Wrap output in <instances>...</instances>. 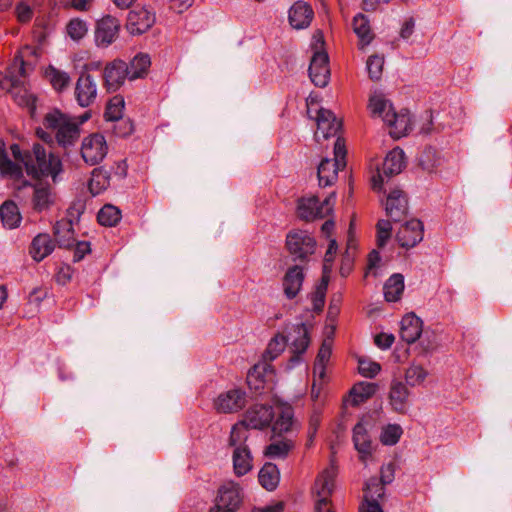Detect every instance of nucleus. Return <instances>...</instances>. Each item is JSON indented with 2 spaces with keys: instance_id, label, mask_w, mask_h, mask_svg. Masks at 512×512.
Returning a JSON list of instances; mask_svg holds the SVG:
<instances>
[{
  "instance_id": "f257e3e1",
  "label": "nucleus",
  "mask_w": 512,
  "mask_h": 512,
  "mask_svg": "<svg viewBox=\"0 0 512 512\" xmlns=\"http://www.w3.org/2000/svg\"><path fill=\"white\" fill-rule=\"evenodd\" d=\"M40 55L38 47L24 46L14 58L7 74L0 73V91L9 92L19 106L31 112L36 109V97L29 88L28 76Z\"/></svg>"
},
{
  "instance_id": "f03ea898",
  "label": "nucleus",
  "mask_w": 512,
  "mask_h": 512,
  "mask_svg": "<svg viewBox=\"0 0 512 512\" xmlns=\"http://www.w3.org/2000/svg\"><path fill=\"white\" fill-rule=\"evenodd\" d=\"M22 164L28 175L36 178L51 177L54 182L62 172V162L59 156L39 143L33 144L31 151L25 152Z\"/></svg>"
},
{
  "instance_id": "7ed1b4c3",
  "label": "nucleus",
  "mask_w": 512,
  "mask_h": 512,
  "mask_svg": "<svg viewBox=\"0 0 512 512\" xmlns=\"http://www.w3.org/2000/svg\"><path fill=\"white\" fill-rule=\"evenodd\" d=\"M89 115H85L80 123L72 116L62 113L58 109L48 112L43 120L46 129L54 133L57 144L63 149H69L78 142L80 137V124L86 121Z\"/></svg>"
},
{
  "instance_id": "20e7f679",
  "label": "nucleus",
  "mask_w": 512,
  "mask_h": 512,
  "mask_svg": "<svg viewBox=\"0 0 512 512\" xmlns=\"http://www.w3.org/2000/svg\"><path fill=\"white\" fill-rule=\"evenodd\" d=\"M346 149L344 141L337 138L334 144V158L323 159L318 165L317 175L319 186H332L338 179L339 170L343 169L345 163Z\"/></svg>"
},
{
  "instance_id": "39448f33",
  "label": "nucleus",
  "mask_w": 512,
  "mask_h": 512,
  "mask_svg": "<svg viewBox=\"0 0 512 512\" xmlns=\"http://www.w3.org/2000/svg\"><path fill=\"white\" fill-rule=\"evenodd\" d=\"M336 468H326L316 479L314 490L317 499L314 504V512H336L332 506L330 496L335 488Z\"/></svg>"
},
{
  "instance_id": "423d86ee",
  "label": "nucleus",
  "mask_w": 512,
  "mask_h": 512,
  "mask_svg": "<svg viewBox=\"0 0 512 512\" xmlns=\"http://www.w3.org/2000/svg\"><path fill=\"white\" fill-rule=\"evenodd\" d=\"M336 193L332 192L322 202L316 196L302 198L298 202V216L306 221H312L317 218H324L333 211Z\"/></svg>"
},
{
  "instance_id": "0eeeda50",
  "label": "nucleus",
  "mask_w": 512,
  "mask_h": 512,
  "mask_svg": "<svg viewBox=\"0 0 512 512\" xmlns=\"http://www.w3.org/2000/svg\"><path fill=\"white\" fill-rule=\"evenodd\" d=\"M286 246L295 260L304 261L316 249V240L305 230H294L286 237Z\"/></svg>"
},
{
  "instance_id": "6e6552de",
  "label": "nucleus",
  "mask_w": 512,
  "mask_h": 512,
  "mask_svg": "<svg viewBox=\"0 0 512 512\" xmlns=\"http://www.w3.org/2000/svg\"><path fill=\"white\" fill-rule=\"evenodd\" d=\"M247 404V393L245 390L233 387L221 392L213 402L218 413H236L242 410Z\"/></svg>"
},
{
  "instance_id": "1a4fd4ad",
  "label": "nucleus",
  "mask_w": 512,
  "mask_h": 512,
  "mask_svg": "<svg viewBox=\"0 0 512 512\" xmlns=\"http://www.w3.org/2000/svg\"><path fill=\"white\" fill-rule=\"evenodd\" d=\"M107 152V142L102 134H91L82 141L81 156L88 165L94 166L99 164L106 157Z\"/></svg>"
},
{
  "instance_id": "9d476101",
  "label": "nucleus",
  "mask_w": 512,
  "mask_h": 512,
  "mask_svg": "<svg viewBox=\"0 0 512 512\" xmlns=\"http://www.w3.org/2000/svg\"><path fill=\"white\" fill-rule=\"evenodd\" d=\"M405 167V155L402 149L394 148L385 157L381 172L372 178L373 188L381 190L384 177L390 178L393 175L399 174Z\"/></svg>"
},
{
  "instance_id": "9b49d317",
  "label": "nucleus",
  "mask_w": 512,
  "mask_h": 512,
  "mask_svg": "<svg viewBox=\"0 0 512 512\" xmlns=\"http://www.w3.org/2000/svg\"><path fill=\"white\" fill-rule=\"evenodd\" d=\"M155 20L154 11L145 6L135 7L128 14L126 28L132 35H141L154 25Z\"/></svg>"
},
{
  "instance_id": "f8f14e48",
  "label": "nucleus",
  "mask_w": 512,
  "mask_h": 512,
  "mask_svg": "<svg viewBox=\"0 0 512 512\" xmlns=\"http://www.w3.org/2000/svg\"><path fill=\"white\" fill-rule=\"evenodd\" d=\"M74 96L77 104L82 108L94 104L97 98V83L92 75L80 74L75 84Z\"/></svg>"
},
{
  "instance_id": "ddd939ff",
  "label": "nucleus",
  "mask_w": 512,
  "mask_h": 512,
  "mask_svg": "<svg viewBox=\"0 0 512 512\" xmlns=\"http://www.w3.org/2000/svg\"><path fill=\"white\" fill-rule=\"evenodd\" d=\"M120 22L110 15L97 22L95 30V43L98 47L106 48L118 37Z\"/></svg>"
},
{
  "instance_id": "4468645a",
  "label": "nucleus",
  "mask_w": 512,
  "mask_h": 512,
  "mask_svg": "<svg viewBox=\"0 0 512 512\" xmlns=\"http://www.w3.org/2000/svg\"><path fill=\"white\" fill-rule=\"evenodd\" d=\"M309 76L314 85L325 87L330 79L329 57L325 51H315L310 65Z\"/></svg>"
},
{
  "instance_id": "2eb2a0df",
  "label": "nucleus",
  "mask_w": 512,
  "mask_h": 512,
  "mask_svg": "<svg viewBox=\"0 0 512 512\" xmlns=\"http://www.w3.org/2000/svg\"><path fill=\"white\" fill-rule=\"evenodd\" d=\"M423 234L422 222L418 219H411L401 225L396 234V239L401 247L410 249L422 241Z\"/></svg>"
},
{
  "instance_id": "dca6fc26",
  "label": "nucleus",
  "mask_w": 512,
  "mask_h": 512,
  "mask_svg": "<svg viewBox=\"0 0 512 512\" xmlns=\"http://www.w3.org/2000/svg\"><path fill=\"white\" fill-rule=\"evenodd\" d=\"M128 64L122 60L108 63L103 72L105 86L108 91H117L129 79Z\"/></svg>"
},
{
  "instance_id": "f3484780",
  "label": "nucleus",
  "mask_w": 512,
  "mask_h": 512,
  "mask_svg": "<svg viewBox=\"0 0 512 512\" xmlns=\"http://www.w3.org/2000/svg\"><path fill=\"white\" fill-rule=\"evenodd\" d=\"M385 211L392 221H402L408 213V200L402 190H392L386 198Z\"/></svg>"
},
{
  "instance_id": "a211bd4d",
  "label": "nucleus",
  "mask_w": 512,
  "mask_h": 512,
  "mask_svg": "<svg viewBox=\"0 0 512 512\" xmlns=\"http://www.w3.org/2000/svg\"><path fill=\"white\" fill-rule=\"evenodd\" d=\"M242 497V489L238 483L225 482L219 488L216 505L236 512L242 502Z\"/></svg>"
},
{
  "instance_id": "6ab92c4d",
  "label": "nucleus",
  "mask_w": 512,
  "mask_h": 512,
  "mask_svg": "<svg viewBox=\"0 0 512 512\" xmlns=\"http://www.w3.org/2000/svg\"><path fill=\"white\" fill-rule=\"evenodd\" d=\"M352 440L359 453V459L366 464L373 452L372 440L366 423L361 421L354 426Z\"/></svg>"
},
{
  "instance_id": "aec40b11",
  "label": "nucleus",
  "mask_w": 512,
  "mask_h": 512,
  "mask_svg": "<svg viewBox=\"0 0 512 512\" xmlns=\"http://www.w3.org/2000/svg\"><path fill=\"white\" fill-rule=\"evenodd\" d=\"M384 122L390 127V135L394 138L405 136L411 130V117L407 110L399 113L390 109L384 116Z\"/></svg>"
},
{
  "instance_id": "412c9836",
  "label": "nucleus",
  "mask_w": 512,
  "mask_h": 512,
  "mask_svg": "<svg viewBox=\"0 0 512 512\" xmlns=\"http://www.w3.org/2000/svg\"><path fill=\"white\" fill-rule=\"evenodd\" d=\"M273 417L274 412L271 406L255 404L247 410L244 421L252 429H263L271 424Z\"/></svg>"
},
{
  "instance_id": "4be33fe9",
  "label": "nucleus",
  "mask_w": 512,
  "mask_h": 512,
  "mask_svg": "<svg viewBox=\"0 0 512 512\" xmlns=\"http://www.w3.org/2000/svg\"><path fill=\"white\" fill-rule=\"evenodd\" d=\"M290 341L292 357L290 358L291 367L300 362V356L307 350L309 346L308 331L304 324H297L293 326V333L287 337Z\"/></svg>"
},
{
  "instance_id": "5701e85b",
  "label": "nucleus",
  "mask_w": 512,
  "mask_h": 512,
  "mask_svg": "<svg viewBox=\"0 0 512 512\" xmlns=\"http://www.w3.org/2000/svg\"><path fill=\"white\" fill-rule=\"evenodd\" d=\"M313 18L314 11L311 5L304 1L295 2L289 9L288 20L294 29L301 30L309 27Z\"/></svg>"
},
{
  "instance_id": "b1692460",
  "label": "nucleus",
  "mask_w": 512,
  "mask_h": 512,
  "mask_svg": "<svg viewBox=\"0 0 512 512\" xmlns=\"http://www.w3.org/2000/svg\"><path fill=\"white\" fill-rule=\"evenodd\" d=\"M316 123L317 130L315 137L317 139H319L320 136L324 139L335 136L341 127V123L337 120L333 112L325 108H320L317 111Z\"/></svg>"
},
{
  "instance_id": "393cba45",
  "label": "nucleus",
  "mask_w": 512,
  "mask_h": 512,
  "mask_svg": "<svg viewBox=\"0 0 512 512\" xmlns=\"http://www.w3.org/2000/svg\"><path fill=\"white\" fill-rule=\"evenodd\" d=\"M304 278L305 275L301 266L294 265L288 268L282 280L283 292L286 298L291 300L299 294Z\"/></svg>"
},
{
  "instance_id": "a878e982",
  "label": "nucleus",
  "mask_w": 512,
  "mask_h": 512,
  "mask_svg": "<svg viewBox=\"0 0 512 512\" xmlns=\"http://www.w3.org/2000/svg\"><path fill=\"white\" fill-rule=\"evenodd\" d=\"M394 472V465L392 463L382 466L380 475L381 484L377 483L374 478L366 483L364 502H366V495H368V500L371 501L375 500V496L378 498L382 497L384 494L383 485L390 484L394 480Z\"/></svg>"
},
{
  "instance_id": "bb28decb",
  "label": "nucleus",
  "mask_w": 512,
  "mask_h": 512,
  "mask_svg": "<svg viewBox=\"0 0 512 512\" xmlns=\"http://www.w3.org/2000/svg\"><path fill=\"white\" fill-rule=\"evenodd\" d=\"M71 217H65L57 221L54 226V234L60 247L71 248L75 244L74 220L73 213L68 210Z\"/></svg>"
},
{
  "instance_id": "cd10ccee",
  "label": "nucleus",
  "mask_w": 512,
  "mask_h": 512,
  "mask_svg": "<svg viewBox=\"0 0 512 512\" xmlns=\"http://www.w3.org/2000/svg\"><path fill=\"white\" fill-rule=\"evenodd\" d=\"M423 322L413 313L406 314L401 320L400 337L411 344L419 339L422 333Z\"/></svg>"
},
{
  "instance_id": "c85d7f7f",
  "label": "nucleus",
  "mask_w": 512,
  "mask_h": 512,
  "mask_svg": "<svg viewBox=\"0 0 512 512\" xmlns=\"http://www.w3.org/2000/svg\"><path fill=\"white\" fill-rule=\"evenodd\" d=\"M410 392L406 385L400 380H392L389 391V403L393 410L405 413L408 407Z\"/></svg>"
},
{
  "instance_id": "c756f323",
  "label": "nucleus",
  "mask_w": 512,
  "mask_h": 512,
  "mask_svg": "<svg viewBox=\"0 0 512 512\" xmlns=\"http://www.w3.org/2000/svg\"><path fill=\"white\" fill-rule=\"evenodd\" d=\"M55 249V243L51 236L47 233L36 235L30 245L29 253L33 260L41 262L49 256Z\"/></svg>"
},
{
  "instance_id": "7c9ffc66",
  "label": "nucleus",
  "mask_w": 512,
  "mask_h": 512,
  "mask_svg": "<svg viewBox=\"0 0 512 512\" xmlns=\"http://www.w3.org/2000/svg\"><path fill=\"white\" fill-rule=\"evenodd\" d=\"M55 201V196L49 186L38 184L34 186V192L32 196V207L33 210L41 213L48 210Z\"/></svg>"
},
{
  "instance_id": "2f4dec72",
  "label": "nucleus",
  "mask_w": 512,
  "mask_h": 512,
  "mask_svg": "<svg viewBox=\"0 0 512 512\" xmlns=\"http://www.w3.org/2000/svg\"><path fill=\"white\" fill-rule=\"evenodd\" d=\"M45 0H19L14 9V15L21 24L29 23L35 11L42 8Z\"/></svg>"
},
{
  "instance_id": "473e14b6",
  "label": "nucleus",
  "mask_w": 512,
  "mask_h": 512,
  "mask_svg": "<svg viewBox=\"0 0 512 512\" xmlns=\"http://www.w3.org/2000/svg\"><path fill=\"white\" fill-rule=\"evenodd\" d=\"M233 469L237 476L246 475L253 468V457L250 448H236L233 450Z\"/></svg>"
},
{
  "instance_id": "72a5a7b5",
  "label": "nucleus",
  "mask_w": 512,
  "mask_h": 512,
  "mask_svg": "<svg viewBox=\"0 0 512 512\" xmlns=\"http://www.w3.org/2000/svg\"><path fill=\"white\" fill-rule=\"evenodd\" d=\"M404 288V276L400 273L391 275L386 280L383 287L385 300L388 302H396L400 300Z\"/></svg>"
},
{
  "instance_id": "f704fd0d",
  "label": "nucleus",
  "mask_w": 512,
  "mask_h": 512,
  "mask_svg": "<svg viewBox=\"0 0 512 512\" xmlns=\"http://www.w3.org/2000/svg\"><path fill=\"white\" fill-rule=\"evenodd\" d=\"M0 218L4 227L14 229L19 226L22 216L15 202L5 201L0 206Z\"/></svg>"
},
{
  "instance_id": "c9c22d12",
  "label": "nucleus",
  "mask_w": 512,
  "mask_h": 512,
  "mask_svg": "<svg viewBox=\"0 0 512 512\" xmlns=\"http://www.w3.org/2000/svg\"><path fill=\"white\" fill-rule=\"evenodd\" d=\"M353 30L359 38L362 46H367L371 43L374 38V34L371 31L370 21L368 17L362 13H358L353 18Z\"/></svg>"
},
{
  "instance_id": "e433bc0d",
  "label": "nucleus",
  "mask_w": 512,
  "mask_h": 512,
  "mask_svg": "<svg viewBox=\"0 0 512 512\" xmlns=\"http://www.w3.org/2000/svg\"><path fill=\"white\" fill-rule=\"evenodd\" d=\"M296 425L294 420V411L291 406L284 405L280 408V412L273 424L272 430L275 434H282L292 431Z\"/></svg>"
},
{
  "instance_id": "4c0bfd02",
  "label": "nucleus",
  "mask_w": 512,
  "mask_h": 512,
  "mask_svg": "<svg viewBox=\"0 0 512 512\" xmlns=\"http://www.w3.org/2000/svg\"><path fill=\"white\" fill-rule=\"evenodd\" d=\"M258 479L263 488L268 491H273L280 481L278 467L273 463H266L259 471Z\"/></svg>"
},
{
  "instance_id": "58836bf2",
  "label": "nucleus",
  "mask_w": 512,
  "mask_h": 512,
  "mask_svg": "<svg viewBox=\"0 0 512 512\" xmlns=\"http://www.w3.org/2000/svg\"><path fill=\"white\" fill-rule=\"evenodd\" d=\"M377 384L371 382H360L355 384L350 391L351 403L353 406L360 405L377 391Z\"/></svg>"
},
{
  "instance_id": "ea45409f",
  "label": "nucleus",
  "mask_w": 512,
  "mask_h": 512,
  "mask_svg": "<svg viewBox=\"0 0 512 512\" xmlns=\"http://www.w3.org/2000/svg\"><path fill=\"white\" fill-rule=\"evenodd\" d=\"M151 65L148 54L139 53L129 63L127 71H129V80L142 78L147 74Z\"/></svg>"
},
{
  "instance_id": "a19ab883",
  "label": "nucleus",
  "mask_w": 512,
  "mask_h": 512,
  "mask_svg": "<svg viewBox=\"0 0 512 512\" xmlns=\"http://www.w3.org/2000/svg\"><path fill=\"white\" fill-rule=\"evenodd\" d=\"M250 426L244 420L233 425L229 437V445L236 448H247Z\"/></svg>"
},
{
  "instance_id": "79ce46f5",
  "label": "nucleus",
  "mask_w": 512,
  "mask_h": 512,
  "mask_svg": "<svg viewBox=\"0 0 512 512\" xmlns=\"http://www.w3.org/2000/svg\"><path fill=\"white\" fill-rule=\"evenodd\" d=\"M45 77L52 87L58 92L65 90L69 86L71 80L67 72L59 70L54 66H49L46 69Z\"/></svg>"
},
{
  "instance_id": "37998d69",
  "label": "nucleus",
  "mask_w": 512,
  "mask_h": 512,
  "mask_svg": "<svg viewBox=\"0 0 512 512\" xmlns=\"http://www.w3.org/2000/svg\"><path fill=\"white\" fill-rule=\"evenodd\" d=\"M0 173L12 178H19L22 175L21 166L9 159L2 141H0Z\"/></svg>"
},
{
  "instance_id": "c03bdc74",
  "label": "nucleus",
  "mask_w": 512,
  "mask_h": 512,
  "mask_svg": "<svg viewBox=\"0 0 512 512\" xmlns=\"http://www.w3.org/2000/svg\"><path fill=\"white\" fill-rule=\"evenodd\" d=\"M294 448V442L291 439H281L273 441L265 449V455L270 458H285Z\"/></svg>"
},
{
  "instance_id": "a18cd8bd",
  "label": "nucleus",
  "mask_w": 512,
  "mask_h": 512,
  "mask_svg": "<svg viewBox=\"0 0 512 512\" xmlns=\"http://www.w3.org/2000/svg\"><path fill=\"white\" fill-rule=\"evenodd\" d=\"M428 374L422 365L412 363L405 371V381L411 387L419 386L424 383Z\"/></svg>"
},
{
  "instance_id": "49530a36",
  "label": "nucleus",
  "mask_w": 512,
  "mask_h": 512,
  "mask_svg": "<svg viewBox=\"0 0 512 512\" xmlns=\"http://www.w3.org/2000/svg\"><path fill=\"white\" fill-rule=\"evenodd\" d=\"M125 108L124 98L120 95L114 96L107 104L104 117L107 121L115 122L122 119Z\"/></svg>"
},
{
  "instance_id": "de8ad7c7",
  "label": "nucleus",
  "mask_w": 512,
  "mask_h": 512,
  "mask_svg": "<svg viewBox=\"0 0 512 512\" xmlns=\"http://www.w3.org/2000/svg\"><path fill=\"white\" fill-rule=\"evenodd\" d=\"M98 222L107 227L115 226L121 219V211L110 204L104 205L97 215Z\"/></svg>"
},
{
  "instance_id": "09e8293b",
  "label": "nucleus",
  "mask_w": 512,
  "mask_h": 512,
  "mask_svg": "<svg viewBox=\"0 0 512 512\" xmlns=\"http://www.w3.org/2000/svg\"><path fill=\"white\" fill-rule=\"evenodd\" d=\"M368 108L373 117H380L384 121L386 112L394 109L392 104L386 100L382 95H373L369 99Z\"/></svg>"
},
{
  "instance_id": "8fccbe9b",
  "label": "nucleus",
  "mask_w": 512,
  "mask_h": 512,
  "mask_svg": "<svg viewBox=\"0 0 512 512\" xmlns=\"http://www.w3.org/2000/svg\"><path fill=\"white\" fill-rule=\"evenodd\" d=\"M66 32L73 41H80L86 36L88 25L86 21L80 18H73L68 22Z\"/></svg>"
},
{
  "instance_id": "3c124183",
  "label": "nucleus",
  "mask_w": 512,
  "mask_h": 512,
  "mask_svg": "<svg viewBox=\"0 0 512 512\" xmlns=\"http://www.w3.org/2000/svg\"><path fill=\"white\" fill-rule=\"evenodd\" d=\"M287 343V337H285L282 334H277L270 340L265 351L264 357L269 360H274L285 350Z\"/></svg>"
},
{
  "instance_id": "603ef678",
  "label": "nucleus",
  "mask_w": 512,
  "mask_h": 512,
  "mask_svg": "<svg viewBox=\"0 0 512 512\" xmlns=\"http://www.w3.org/2000/svg\"><path fill=\"white\" fill-rule=\"evenodd\" d=\"M109 185V177L106 172L94 169L89 181V190L93 195L100 194Z\"/></svg>"
},
{
  "instance_id": "864d4df0",
  "label": "nucleus",
  "mask_w": 512,
  "mask_h": 512,
  "mask_svg": "<svg viewBox=\"0 0 512 512\" xmlns=\"http://www.w3.org/2000/svg\"><path fill=\"white\" fill-rule=\"evenodd\" d=\"M402 433H403V430L400 425L389 424L383 428L381 435H380V440H381L382 444L392 446V445H395L399 441Z\"/></svg>"
},
{
  "instance_id": "5fc2aeb1",
  "label": "nucleus",
  "mask_w": 512,
  "mask_h": 512,
  "mask_svg": "<svg viewBox=\"0 0 512 512\" xmlns=\"http://www.w3.org/2000/svg\"><path fill=\"white\" fill-rule=\"evenodd\" d=\"M384 66V57L379 55H371L367 59L366 68L369 74V78L373 81L381 79Z\"/></svg>"
},
{
  "instance_id": "6e6d98bb",
  "label": "nucleus",
  "mask_w": 512,
  "mask_h": 512,
  "mask_svg": "<svg viewBox=\"0 0 512 512\" xmlns=\"http://www.w3.org/2000/svg\"><path fill=\"white\" fill-rule=\"evenodd\" d=\"M377 244L384 247L391 236L392 225L389 220L381 219L377 225Z\"/></svg>"
},
{
  "instance_id": "4d7b16f0",
  "label": "nucleus",
  "mask_w": 512,
  "mask_h": 512,
  "mask_svg": "<svg viewBox=\"0 0 512 512\" xmlns=\"http://www.w3.org/2000/svg\"><path fill=\"white\" fill-rule=\"evenodd\" d=\"M358 370L362 376L373 378L380 372L381 366L377 362L360 359L358 362Z\"/></svg>"
},
{
  "instance_id": "13d9d810",
  "label": "nucleus",
  "mask_w": 512,
  "mask_h": 512,
  "mask_svg": "<svg viewBox=\"0 0 512 512\" xmlns=\"http://www.w3.org/2000/svg\"><path fill=\"white\" fill-rule=\"evenodd\" d=\"M328 286V279L324 276L320 285L317 287L313 295L314 309L320 310L324 306L325 294Z\"/></svg>"
},
{
  "instance_id": "bf43d9fd",
  "label": "nucleus",
  "mask_w": 512,
  "mask_h": 512,
  "mask_svg": "<svg viewBox=\"0 0 512 512\" xmlns=\"http://www.w3.org/2000/svg\"><path fill=\"white\" fill-rule=\"evenodd\" d=\"M116 123L113 125V133L118 137H126L132 134L133 132V124L129 119H121L119 121H115Z\"/></svg>"
},
{
  "instance_id": "052dcab7",
  "label": "nucleus",
  "mask_w": 512,
  "mask_h": 512,
  "mask_svg": "<svg viewBox=\"0 0 512 512\" xmlns=\"http://www.w3.org/2000/svg\"><path fill=\"white\" fill-rule=\"evenodd\" d=\"M74 253H73V261L79 262L81 261L86 254L90 253V243L87 241H79L74 244Z\"/></svg>"
},
{
  "instance_id": "680f3d73",
  "label": "nucleus",
  "mask_w": 512,
  "mask_h": 512,
  "mask_svg": "<svg viewBox=\"0 0 512 512\" xmlns=\"http://www.w3.org/2000/svg\"><path fill=\"white\" fill-rule=\"evenodd\" d=\"M331 353H332L331 343L329 341L325 340L319 349V352L317 354L315 362L327 364V362L330 359Z\"/></svg>"
},
{
  "instance_id": "e2e57ef3",
  "label": "nucleus",
  "mask_w": 512,
  "mask_h": 512,
  "mask_svg": "<svg viewBox=\"0 0 512 512\" xmlns=\"http://www.w3.org/2000/svg\"><path fill=\"white\" fill-rule=\"evenodd\" d=\"M394 336L392 334L380 333L375 336V344L381 349H388L394 343Z\"/></svg>"
},
{
  "instance_id": "0e129e2a",
  "label": "nucleus",
  "mask_w": 512,
  "mask_h": 512,
  "mask_svg": "<svg viewBox=\"0 0 512 512\" xmlns=\"http://www.w3.org/2000/svg\"><path fill=\"white\" fill-rule=\"evenodd\" d=\"M194 0H170V9L176 13H182L192 6Z\"/></svg>"
},
{
  "instance_id": "69168bd1",
  "label": "nucleus",
  "mask_w": 512,
  "mask_h": 512,
  "mask_svg": "<svg viewBox=\"0 0 512 512\" xmlns=\"http://www.w3.org/2000/svg\"><path fill=\"white\" fill-rule=\"evenodd\" d=\"M359 512H383V510L376 500H368V495H366V502L360 505Z\"/></svg>"
},
{
  "instance_id": "338daca9",
  "label": "nucleus",
  "mask_w": 512,
  "mask_h": 512,
  "mask_svg": "<svg viewBox=\"0 0 512 512\" xmlns=\"http://www.w3.org/2000/svg\"><path fill=\"white\" fill-rule=\"evenodd\" d=\"M270 369V365L267 363H259L254 365L248 373V378L256 377L261 378L264 376V373Z\"/></svg>"
},
{
  "instance_id": "774afa93",
  "label": "nucleus",
  "mask_w": 512,
  "mask_h": 512,
  "mask_svg": "<svg viewBox=\"0 0 512 512\" xmlns=\"http://www.w3.org/2000/svg\"><path fill=\"white\" fill-rule=\"evenodd\" d=\"M46 297V291L41 288H34L28 296L29 303L39 305L41 301Z\"/></svg>"
}]
</instances>
